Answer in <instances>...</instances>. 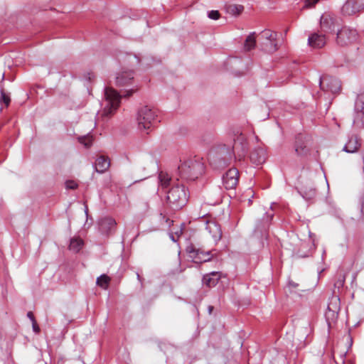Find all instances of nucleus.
Instances as JSON below:
<instances>
[{"label":"nucleus","instance_id":"f257e3e1","mask_svg":"<svg viewBox=\"0 0 364 364\" xmlns=\"http://www.w3.org/2000/svg\"><path fill=\"white\" fill-rule=\"evenodd\" d=\"M204 171L203 163L199 159H190L178 166V173L182 178L194 181Z\"/></svg>","mask_w":364,"mask_h":364},{"label":"nucleus","instance_id":"f03ea898","mask_svg":"<svg viewBox=\"0 0 364 364\" xmlns=\"http://www.w3.org/2000/svg\"><path fill=\"white\" fill-rule=\"evenodd\" d=\"M167 201L173 209H180L187 202L188 196L183 186H173L167 193Z\"/></svg>","mask_w":364,"mask_h":364},{"label":"nucleus","instance_id":"7ed1b4c3","mask_svg":"<svg viewBox=\"0 0 364 364\" xmlns=\"http://www.w3.org/2000/svg\"><path fill=\"white\" fill-rule=\"evenodd\" d=\"M157 114L155 109L147 106L142 107L137 114L138 128L140 130L151 129L156 122Z\"/></svg>","mask_w":364,"mask_h":364},{"label":"nucleus","instance_id":"20e7f679","mask_svg":"<svg viewBox=\"0 0 364 364\" xmlns=\"http://www.w3.org/2000/svg\"><path fill=\"white\" fill-rule=\"evenodd\" d=\"M105 114H111L119 106L122 96L113 88L107 87L105 91Z\"/></svg>","mask_w":364,"mask_h":364},{"label":"nucleus","instance_id":"39448f33","mask_svg":"<svg viewBox=\"0 0 364 364\" xmlns=\"http://www.w3.org/2000/svg\"><path fill=\"white\" fill-rule=\"evenodd\" d=\"M357 38L358 33L355 30L344 27L337 33V43L341 46H345L356 41Z\"/></svg>","mask_w":364,"mask_h":364},{"label":"nucleus","instance_id":"423d86ee","mask_svg":"<svg viewBox=\"0 0 364 364\" xmlns=\"http://www.w3.org/2000/svg\"><path fill=\"white\" fill-rule=\"evenodd\" d=\"M261 38L264 40L262 48L268 53H273L277 50V33L270 30H264L261 34Z\"/></svg>","mask_w":364,"mask_h":364},{"label":"nucleus","instance_id":"0eeeda50","mask_svg":"<svg viewBox=\"0 0 364 364\" xmlns=\"http://www.w3.org/2000/svg\"><path fill=\"white\" fill-rule=\"evenodd\" d=\"M353 124L364 127V93L359 95L355 103Z\"/></svg>","mask_w":364,"mask_h":364},{"label":"nucleus","instance_id":"6e6552de","mask_svg":"<svg viewBox=\"0 0 364 364\" xmlns=\"http://www.w3.org/2000/svg\"><path fill=\"white\" fill-rule=\"evenodd\" d=\"M319 85L321 90L325 92H330L333 94L338 93L341 90L340 81L331 76H323L319 80Z\"/></svg>","mask_w":364,"mask_h":364},{"label":"nucleus","instance_id":"1a4fd4ad","mask_svg":"<svg viewBox=\"0 0 364 364\" xmlns=\"http://www.w3.org/2000/svg\"><path fill=\"white\" fill-rule=\"evenodd\" d=\"M188 257L195 263H203L209 261L211 258L209 251L205 252L194 246H188L186 249Z\"/></svg>","mask_w":364,"mask_h":364},{"label":"nucleus","instance_id":"9d476101","mask_svg":"<svg viewBox=\"0 0 364 364\" xmlns=\"http://www.w3.org/2000/svg\"><path fill=\"white\" fill-rule=\"evenodd\" d=\"M364 9V0H347L342 7V13L346 16H352Z\"/></svg>","mask_w":364,"mask_h":364},{"label":"nucleus","instance_id":"9b49d317","mask_svg":"<svg viewBox=\"0 0 364 364\" xmlns=\"http://www.w3.org/2000/svg\"><path fill=\"white\" fill-rule=\"evenodd\" d=\"M239 171L237 168H230L223 177V185L226 189L235 188L238 183Z\"/></svg>","mask_w":364,"mask_h":364},{"label":"nucleus","instance_id":"f8f14e48","mask_svg":"<svg viewBox=\"0 0 364 364\" xmlns=\"http://www.w3.org/2000/svg\"><path fill=\"white\" fill-rule=\"evenodd\" d=\"M205 230L209 232L215 242H218L221 239L222 230L220 225L215 221H206Z\"/></svg>","mask_w":364,"mask_h":364},{"label":"nucleus","instance_id":"ddd939ff","mask_svg":"<svg viewBox=\"0 0 364 364\" xmlns=\"http://www.w3.org/2000/svg\"><path fill=\"white\" fill-rule=\"evenodd\" d=\"M133 80L134 75L132 71H123L117 74L116 77V85L118 87L127 86L132 84Z\"/></svg>","mask_w":364,"mask_h":364},{"label":"nucleus","instance_id":"4468645a","mask_svg":"<svg viewBox=\"0 0 364 364\" xmlns=\"http://www.w3.org/2000/svg\"><path fill=\"white\" fill-rule=\"evenodd\" d=\"M327 310L328 311L326 312V316L328 318H334L337 316L340 310V299L338 296H333L331 298L328 305Z\"/></svg>","mask_w":364,"mask_h":364},{"label":"nucleus","instance_id":"2eb2a0df","mask_svg":"<svg viewBox=\"0 0 364 364\" xmlns=\"http://www.w3.org/2000/svg\"><path fill=\"white\" fill-rule=\"evenodd\" d=\"M94 166L96 172L104 173L110 166V160L108 157L100 156L96 159Z\"/></svg>","mask_w":364,"mask_h":364},{"label":"nucleus","instance_id":"dca6fc26","mask_svg":"<svg viewBox=\"0 0 364 364\" xmlns=\"http://www.w3.org/2000/svg\"><path fill=\"white\" fill-rule=\"evenodd\" d=\"M308 44L314 48H320L326 44V38L323 34L313 33L309 36Z\"/></svg>","mask_w":364,"mask_h":364},{"label":"nucleus","instance_id":"f3484780","mask_svg":"<svg viewBox=\"0 0 364 364\" xmlns=\"http://www.w3.org/2000/svg\"><path fill=\"white\" fill-rule=\"evenodd\" d=\"M360 146V142L357 136H350L346 143L343 150L347 153H355Z\"/></svg>","mask_w":364,"mask_h":364},{"label":"nucleus","instance_id":"a211bd4d","mask_svg":"<svg viewBox=\"0 0 364 364\" xmlns=\"http://www.w3.org/2000/svg\"><path fill=\"white\" fill-rule=\"evenodd\" d=\"M220 278V272H212L203 276V282L205 286L208 287H213L218 284Z\"/></svg>","mask_w":364,"mask_h":364},{"label":"nucleus","instance_id":"6ab92c4d","mask_svg":"<svg viewBox=\"0 0 364 364\" xmlns=\"http://www.w3.org/2000/svg\"><path fill=\"white\" fill-rule=\"evenodd\" d=\"M321 28L323 32L328 33L333 30L334 23L333 18L327 14L323 15L321 17Z\"/></svg>","mask_w":364,"mask_h":364},{"label":"nucleus","instance_id":"aec40b11","mask_svg":"<svg viewBox=\"0 0 364 364\" xmlns=\"http://www.w3.org/2000/svg\"><path fill=\"white\" fill-rule=\"evenodd\" d=\"M251 161L256 164H261L265 161V154L262 149L256 150L250 154Z\"/></svg>","mask_w":364,"mask_h":364},{"label":"nucleus","instance_id":"412c9836","mask_svg":"<svg viewBox=\"0 0 364 364\" xmlns=\"http://www.w3.org/2000/svg\"><path fill=\"white\" fill-rule=\"evenodd\" d=\"M83 241L79 237H74L70 240L69 249L75 252H78L83 246Z\"/></svg>","mask_w":364,"mask_h":364},{"label":"nucleus","instance_id":"4be33fe9","mask_svg":"<svg viewBox=\"0 0 364 364\" xmlns=\"http://www.w3.org/2000/svg\"><path fill=\"white\" fill-rule=\"evenodd\" d=\"M256 45L255 33H251L246 38L244 43V49L249 51L253 49Z\"/></svg>","mask_w":364,"mask_h":364},{"label":"nucleus","instance_id":"5701e85b","mask_svg":"<svg viewBox=\"0 0 364 364\" xmlns=\"http://www.w3.org/2000/svg\"><path fill=\"white\" fill-rule=\"evenodd\" d=\"M301 194L304 198L309 200L316 196V191L312 187H310L309 188H305L301 189Z\"/></svg>","mask_w":364,"mask_h":364},{"label":"nucleus","instance_id":"b1692460","mask_svg":"<svg viewBox=\"0 0 364 364\" xmlns=\"http://www.w3.org/2000/svg\"><path fill=\"white\" fill-rule=\"evenodd\" d=\"M295 152L299 156H305L309 153V149L304 143H297L295 146Z\"/></svg>","mask_w":364,"mask_h":364},{"label":"nucleus","instance_id":"393cba45","mask_svg":"<svg viewBox=\"0 0 364 364\" xmlns=\"http://www.w3.org/2000/svg\"><path fill=\"white\" fill-rule=\"evenodd\" d=\"M109 277L105 274H102L97 279V284L104 289H107L109 282Z\"/></svg>","mask_w":364,"mask_h":364},{"label":"nucleus","instance_id":"a878e982","mask_svg":"<svg viewBox=\"0 0 364 364\" xmlns=\"http://www.w3.org/2000/svg\"><path fill=\"white\" fill-rule=\"evenodd\" d=\"M159 180L161 186L163 188H166L169 185L171 178L167 173L161 172L159 175Z\"/></svg>","mask_w":364,"mask_h":364},{"label":"nucleus","instance_id":"bb28decb","mask_svg":"<svg viewBox=\"0 0 364 364\" xmlns=\"http://www.w3.org/2000/svg\"><path fill=\"white\" fill-rule=\"evenodd\" d=\"M346 281V274L343 272L337 274V279L334 283L335 288L341 289L343 287Z\"/></svg>","mask_w":364,"mask_h":364},{"label":"nucleus","instance_id":"cd10ccee","mask_svg":"<svg viewBox=\"0 0 364 364\" xmlns=\"http://www.w3.org/2000/svg\"><path fill=\"white\" fill-rule=\"evenodd\" d=\"M254 197V191L251 188H248L244 193L243 196H242V201H245L246 200V198L247 200V205L250 206L252 205V198Z\"/></svg>","mask_w":364,"mask_h":364},{"label":"nucleus","instance_id":"c85d7f7f","mask_svg":"<svg viewBox=\"0 0 364 364\" xmlns=\"http://www.w3.org/2000/svg\"><path fill=\"white\" fill-rule=\"evenodd\" d=\"M116 225V222L114 219L107 218L103 219L100 223L101 228L104 229L106 225H108L109 228L114 227Z\"/></svg>","mask_w":364,"mask_h":364},{"label":"nucleus","instance_id":"c756f323","mask_svg":"<svg viewBox=\"0 0 364 364\" xmlns=\"http://www.w3.org/2000/svg\"><path fill=\"white\" fill-rule=\"evenodd\" d=\"M79 141L84 144L85 147H89L92 143V136L90 135L79 137Z\"/></svg>","mask_w":364,"mask_h":364},{"label":"nucleus","instance_id":"7c9ffc66","mask_svg":"<svg viewBox=\"0 0 364 364\" xmlns=\"http://www.w3.org/2000/svg\"><path fill=\"white\" fill-rule=\"evenodd\" d=\"M1 101L3 102L6 106L9 105L10 102L9 96L6 95L4 92L3 89H1Z\"/></svg>","mask_w":364,"mask_h":364},{"label":"nucleus","instance_id":"2f4dec72","mask_svg":"<svg viewBox=\"0 0 364 364\" xmlns=\"http://www.w3.org/2000/svg\"><path fill=\"white\" fill-rule=\"evenodd\" d=\"M208 16L211 19L217 20L220 17V14L218 11L213 10L208 12Z\"/></svg>","mask_w":364,"mask_h":364},{"label":"nucleus","instance_id":"473e14b6","mask_svg":"<svg viewBox=\"0 0 364 364\" xmlns=\"http://www.w3.org/2000/svg\"><path fill=\"white\" fill-rule=\"evenodd\" d=\"M65 186L68 189H75L77 187V184L74 181H68L65 183Z\"/></svg>","mask_w":364,"mask_h":364},{"label":"nucleus","instance_id":"72a5a7b5","mask_svg":"<svg viewBox=\"0 0 364 364\" xmlns=\"http://www.w3.org/2000/svg\"><path fill=\"white\" fill-rule=\"evenodd\" d=\"M32 328H33V331L36 333H38L40 332V328H39L36 321H33V322H32Z\"/></svg>","mask_w":364,"mask_h":364},{"label":"nucleus","instance_id":"f704fd0d","mask_svg":"<svg viewBox=\"0 0 364 364\" xmlns=\"http://www.w3.org/2000/svg\"><path fill=\"white\" fill-rule=\"evenodd\" d=\"M319 0H305V7L316 4Z\"/></svg>","mask_w":364,"mask_h":364},{"label":"nucleus","instance_id":"c9c22d12","mask_svg":"<svg viewBox=\"0 0 364 364\" xmlns=\"http://www.w3.org/2000/svg\"><path fill=\"white\" fill-rule=\"evenodd\" d=\"M136 90H137V88H132V89L127 91L126 95H124V97H129V96L132 95V93L134 92Z\"/></svg>","mask_w":364,"mask_h":364},{"label":"nucleus","instance_id":"e433bc0d","mask_svg":"<svg viewBox=\"0 0 364 364\" xmlns=\"http://www.w3.org/2000/svg\"><path fill=\"white\" fill-rule=\"evenodd\" d=\"M27 316L31 320V322H33V321H36L35 317L31 311H28L27 313Z\"/></svg>","mask_w":364,"mask_h":364},{"label":"nucleus","instance_id":"4c0bfd02","mask_svg":"<svg viewBox=\"0 0 364 364\" xmlns=\"http://www.w3.org/2000/svg\"><path fill=\"white\" fill-rule=\"evenodd\" d=\"M234 9L236 10L237 14L242 12L243 7L242 6H235Z\"/></svg>","mask_w":364,"mask_h":364},{"label":"nucleus","instance_id":"58836bf2","mask_svg":"<svg viewBox=\"0 0 364 364\" xmlns=\"http://www.w3.org/2000/svg\"><path fill=\"white\" fill-rule=\"evenodd\" d=\"M176 234L177 235L178 237H179L182 234V230L180 229L178 231H176Z\"/></svg>","mask_w":364,"mask_h":364},{"label":"nucleus","instance_id":"ea45409f","mask_svg":"<svg viewBox=\"0 0 364 364\" xmlns=\"http://www.w3.org/2000/svg\"><path fill=\"white\" fill-rule=\"evenodd\" d=\"M170 237L171 239L173 241V242H176V239L175 238V237L173 236V234H171L170 235Z\"/></svg>","mask_w":364,"mask_h":364},{"label":"nucleus","instance_id":"a19ab883","mask_svg":"<svg viewBox=\"0 0 364 364\" xmlns=\"http://www.w3.org/2000/svg\"><path fill=\"white\" fill-rule=\"evenodd\" d=\"M133 59L136 61V63L139 62V59L136 58V56H133Z\"/></svg>","mask_w":364,"mask_h":364},{"label":"nucleus","instance_id":"79ce46f5","mask_svg":"<svg viewBox=\"0 0 364 364\" xmlns=\"http://www.w3.org/2000/svg\"><path fill=\"white\" fill-rule=\"evenodd\" d=\"M213 309V306H209V307H208V311H209V313H210V314L212 312Z\"/></svg>","mask_w":364,"mask_h":364},{"label":"nucleus","instance_id":"37998d69","mask_svg":"<svg viewBox=\"0 0 364 364\" xmlns=\"http://www.w3.org/2000/svg\"><path fill=\"white\" fill-rule=\"evenodd\" d=\"M362 160L364 162V156H362Z\"/></svg>","mask_w":364,"mask_h":364}]
</instances>
